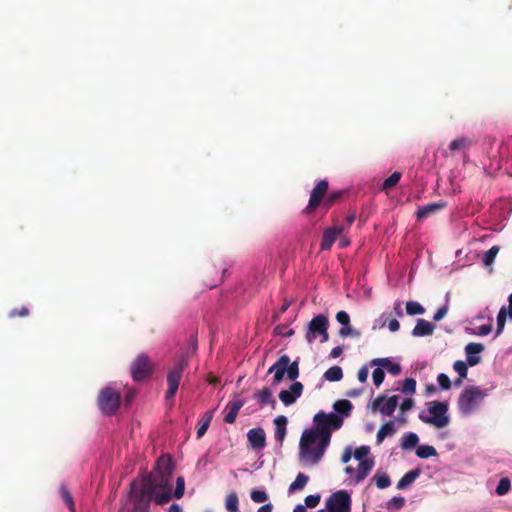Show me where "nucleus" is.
Segmentation results:
<instances>
[{"mask_svg": "<svg viewBox=\"0 0 512 512\" xmlns=\"http://www.w3.org/2000/svg\"><path fill=\"white\" fill-rule=\"evenodd\" d=\"M171 482H131L129 501L133 506L132 512H149L150 502L158 505L168 503L172 499Z\"/></svg>", "mask_w": 512, "mask_h": 512, "instance_id": "obj_1", "label": "nucleus"}, {"mask_svg": "<svg viewBox=\"0 0 512 512\" xmlns=\"http://www.w3.org/2000/svg\"><path fill=\"white\" fill-rule=\"evenodd\" d=\"M310 434V430H306L302 433L299 443V454L300 459L305 464H316L324 455V452L328 445L322 446V436L316 434L315 436H307Z\"/></svg>", "mask_w": 512, "mask_h": 512, "instance_id": "obj_2", "label": "nucleus"}, {"mask_svg": "<svg viewBox=\"0 0 512 512\" xmlns=\"http://www.w3.org/2000/svg\"><path fill=\"white\" fill-rule=\"evenodd\" d=\"M314 427L310 430L308 436L312 437L316 434L322 436V446L329 445L331 440V430H338L343 424V417L335 413L318 412L314 416Z\"/></svg>", "mask_w": 512, "mask_h": 512, "instance_id": "obj_3", "label": "nucleus"}, {"mask_svg": "<svg viewBox=\"0 0 512 512\" xmlns=\"http://www.w3.org/2000/svg\"><path fill=\"white\" fill-rule=\"evenodd\" d=\"M369 454L370 447L366 445L360 446L353 451V462L356 465L350 464L345 468L346 473L349 474L353 480H363L372 470L374 459L369 458Z\"/></svg>", "mask_w": 512, "mask_h": 512, "instance_id": "obj_4", "label": "nucleus"}, {"mask_svg": "<svg viewBox=\"0 0 512 512\" xmlns=\"http://www.w3.org/2000/svg\"><path fill=\"white\" fill-rule=\"evenodd\" d=\"M274 374L273 384H279L283 381L285 374L287 378L293 382L299 377V359L291 362L290 357L286 354L279 357V359L268 369V374Z\"/></svg>", "mask_w": 512, "mask_h": 512, "instance_id": "obj_5", "label": "nucleus"}, {"mask_svg": "<svg viewBox=\"0 0 512 512\" xmlns=\"http://www.w3.org/2000/svg\"><path fill=\"white\" fill-rule=\"evenodd\" d=\"M486 394L478 386L465 388L458 398V410L462 415L468 416L481 405Z\"/></svg>", "mask_w": 512, "mask_h": 512, "instance_id": "obj_6", "label": "nucleus"}, {"mask_svg": "<svg viewBox=\"0 0 512 512\" xmlns=\"http://www.w3.org/2000/svg\"><path fill=\"white\" fill-rule=\"evenodd\" d=\"M427 410L431 416H427L424 412L419 414V419L429 425H432L438 429L447 426L450 422V418L447 415L448 404L441 401H431L427 403Z\"/></svg>", "mask_w": 512, "mask_h": 512, "instance_id": "obj_7", "label": "nucleus"}, {"mask_svg": "<svg viewBox=\"0 0 512 512\" xmlns=\"http://www.w3.org/2000/svg\"><path fill=\"white\" fill-rule=\"evenodd\" d=\"M97 404L104 415H114L120 407L121 394L111 387H105L98 394Z\"/></svg>", "mask_w": 512, "mask_h": 512, "instance_id": "obj_8", "label": "nucleus"}, {"mask_svg": "<svg viewBox=\"0 0 512 512\" xmlns=\"http://www.w3.org/2000/svg\"><path fill=\"white\" fill-rule=\"evenodd\" d=\"M187 366H188V359L184 355H181L174 361L173 367L168 371V374H167L168 389L165 393L166 399H171L175 396V394L179 388V384L182 379L183 372Z\"/></svg>", "mask_w": 512, "mask_h": 512, "instance_id": "obj_9", "label": "nucleus"}, {"mask_svg": "<svg viewBox=\"0 0 512 512\" xmlns=\"http://www.w3.org/2000/svg\"><path fill=\"white\" fill-rule=\"evenodd\" d=\"M328 327V318L323 314L316 315L308 324L305 335L307 342L312 343L317 336H320L321 343L327 342L329 340Z\"/></svg>", "mask_w": 512, "mask_h": 512, "instance_id": "obj_10", "label": "nucleus"}, {"mask_svg": "<svg viewBox=\"0 0 512 512\" xmlns=\"http://www.w3.org/2000/svg\"><path fill=\"white\" fill-rule=\"evenodd\" d=\"M325 511L327 512H350L351 496L345 490L334 492L329 496L325 503Z\"/></svg>", "mask_w": 512, "mask_h": 512, "instance_id": "obj_11", "label": "nucleus"}, {"mask_svg": "<svg viewBox=\"0 0 512 512\" xmlns=\"http://www.w3.org/2000/svg\"><path fill=\"white\" fill-rule=\"evenodd\" d=\"M154 366L150 358L145 354L138 355L131 362V376L134 381H143L153 372Z\"/></svg>", "mask_w": 512, "mask_h": 512, "instance_id": "obj_12", "label": "nucleus"}, {"mask_svg": "<svg viewBox=\"0 0 512 512\" xmlns=\"http://www.w3.org/2000/svg\"><path fill=\"white\" fill-rule=\"evenodd\" d=\"M174 470V463L170 455L160 456L154 466L153 472L143 480H170Z\"/></svg>", "mask_w": 512, "mask_h": 512, "instance_id": "obj_13", "label": "nucleus"}, {"mask_svg": "<svg viewBox=\"0 0 512 512\" xmlns=\"http://www.w3.org/2000/svg\"><path fill=\"white\" fill-rule=\"evenodd\" d=\"M328 189L329 184L326 180L319 181L311 192L308 204L302 211L303 214H311L313 211H315L319 207L321 202H324L325 195L328 192Z\"/></svg>", "mask_w": 512, "mask_h": 512, "instance_id": "obj_14", "label": "nucleus"}, {"mask_svg": "<svg viewBox=\"0 0 512 512\" xmlns=\"http://www.w3.org/2000/svg\"><path fill=\"white\" fill-rule=\"evenodd\" d=\"M399 397L393 395L386 398L385 395H379L371 403L372 411H379L383 416H391L398 406Z\"/></svg>", "mask_w": 512, "mask_h": 512, "instance_id": "obj_15", "label": "nucleus"}, {"mask_svg": "<svg viewBox=\"0 0 512 512\" xmlns=\"http://www.w3.org/2000/svg\"><path fill=\"white\" fill-rule=\"evenodd\" d=\"M344 226L337 225L333 227H328L323 231L320 249L321 251H329L333 244L336 242L338 237L343 233Z\"/></svg>", "mask_w": 512, "mask_h": 512, "instance_id": "obj_16", "label": "nucleus"}, {"mask_svg": "<svg viewBox=\"0 0 512 512\" xmlns=\"http://www.w3.org/2000/svg\"><path fill=\"white\" fill-rule=\"evenodd\" d=\"M303 384L301 382H293L289 389L282 390L279 393V399L285 406L292 405L302 395Z\"/></svg>", "mask_w": 512, "mask_h": 512, "instance_id": "obj_17", "label": "nucleus"}, {"mask_svg": "<svg viewBox=\"0 0 512 512\" xmlns=\"http://www.w3.org/2000/svg\"><path fill=\"white\" fill-rule=\"evenodd\" d=\"M485 349L484 345L481 343L470 342L465 346V353L467 357V364L471 367L476 366L480 363L481 357L478 356L479 353L483 352Z\"/></svg>", "mask_w": 512, "mask_h": 512, "instance_id": "obj_18", "label": "nucleus"}, {"mask_svg": "<svg viewBox=\"0 0 512 512\" xmlns=\"http://www.w3.org/2000/svg\"><path fill=\"white\" fill-rule=\"evenodd\" d=\"M247 438L252 448L256 450L263 449L266 446V435L262 428H253L249 430Z\"/></svg>", "mask_w": 512, "mask_h": 512, "instance_id": "obj_19", "label": "nucleus"}, {"mask_svg": "<svg viewBox=\"0 0 512 512\" xmlns=\"http://www.w3.org/2000/svg\"><path fill=\"white\" fill-rule=\"evenodd\" d=\"M370 365L386 369L390 374L394 376L399 375L402 370L400 364L392 362L390 358H375L371 360Z\"/></svg>", "mask_w": 512, "mask_h": 512, "instance_id": "obj_20", "label": "nucleus"}, {"mask_svg": "<svg viewBox=\"0 0 512 512\" xmlns=\"http://www.w3.org/2000/svg\"><path fill=\"white\" fill-rule=\"evenodd\" d=\"M254 399L258 402L260 407L265 405L271 406L272 409L276 407V400L273 398L272 391L268 387H263L261 390L254 394Z\"/></svg>", "mask_w": 512, "mask_h": 512, "instance_id": "obj_21", "label": "nucleus"}, {"mask_svg": "<svg viewBox=\"0 0 512 512\" xmlns=\"http://www.w3.org/2000/svg\"><path fill=\"white\" fill-rule=\"evenodd\" d=\"M434 328L435 327L431 322L425 319H418L415 327L412 330V335L414 337L429 336L433 334Z\"/></svg>", "mask_w": 512, "mask_h": 512, "instance_id": "obj_22", "label": "nucleus"}, {"mask_svg": "<svg viewBox=\"0 0 512 512\" xmlns=\"http://www.w3.org/2000/svg\"><path fill=\"white\" fill-rule=\"evenodd\" d=\"M445 207L444 202H435V203H429L425 206L420 207L417 210L416 216L418 220H423L429 217L430 215L438 212L439 210L443 209Z\"/></svg>", "mask_w": 512, "mask_h": 512, "instance_id": "obj_23", "label": "nucleus"}, {"mask_svg": "<svg viewBox=\"0 0 512 512\" xmlns=\"http://www.w3.org/2000/svg\"><path fill=\"white\" fill-rule=\"evenodd\" d=\"M243 405L244 401L241 399L229 402L226 406L228 412L224 416V422L228 424H233L236 420L239 410L243 407Z\"/></svg>", "mask_w": 512, "mask_h": 512, "instance_id": "obj_24", "label": "nucleus"}, {"mask_svg": "<svg viewBox=\"0 0 512 512\" xmlns=\"http://www.w3.org/2000/svg\"><path fill=\"white\" fill-rule=\"evenodd\" d=\"M287 423H288V420H287L286 416H284V415H279L274 419L275 439L280 444H282V442L285 438Z\"/></svg>", "mask_w": 512, "mask_h": 512, "instance_id": "obj_25", "label": "nucleus"}, {"mask_svg": "<svg viewBox=\"0 0 512 512\" xmlns=\"http://www.w3.org/2000/svg\"><path fill=\"white\" fill-rule=\"evenodd\" d=\"M396 433L395 421L390 420L383 424L377 432V444H381L388 436H393Z\"/></svg>", "mask_w": 512, "mask_h": 512, "instance_id": "obj_26", "label": "nucleus"}, {"mask_svg": "<svg viewBox=\"0 0 512 512\" xmlns=\"http://www.w3.org/2000/svg\"><path fill=\"white\" fill-rule=\"evenodd\" d=\"M212 420V412L207 411L197 425V438L200 439L204 436Z\"/></svg>", "mask_w": 512, "mask_h": 512, "instance_id": "obj_27", "label": "nucleus"}, {"mask_svg": "<svg viewBox=\"0 0 512 512\" xmlns=\"http://www.w3.org/2000/svg\"><path fill=\"white\" fill-rule=\"evenodd\" d=\"M333 408L337 413L341 414L342 416H349L353 409V405L349 400L342 399L336 401L333 405Z\"/></svg>", "mask_w": 512, "mask_h": 512, "instance_id": "obj_28", "label": "nucleus"}, {"mask_svg": "<svg viewBox=\"0 0 512 512\" xmlns=\"http://www.w3.org/2000/svg\"><path fill=\"white\" fill-rule=\"evenodd\" d=\"M418 442L417 434L409 432L402 437L401 448L403 450H411L417 446Z\"/></svg>", "mask_w": 512, "mask_h": 512, "instance_id": "obj_29", "label": "nucleus"}, {"mask_svg": "<svg viewBox=\"0 0 512 512\" xmlns=\"http://www.w3.org/2000/svg\"><path fill=\"white\" fill-rule=\"evenodd\" d=\"M324 377L330 382H337L343 378V371L340 366H332L325 373Z\"/></svg>", "mask_w": 512, "mask_h": 512, "instance_id": "obj_30", "label": "nucleus"}, {"mask_svg": "<svg viewBox=\"0 0 512 512\" xmlns=\"http://www.w3.org/2000/svg\"><path fill=\"white\" fill-rule=\"evenodd\" d=\"M416 455L421 459H427L429 457L436 456L437 451L433 446L421 445L417 447Z\"/></svg>", "mask_w": 512, "mask_h": 512, "instance_id": "obj_31", "label": "nucleus"}, {"mask_svg": "<svg viewBox=\"0 0 512 512\" xmlns=\"http://www.w3.org/2000/svg\"><path fill=\"white\" fill-rule=\"evenodd\" d=\"M507 316H508L507 308L505 306H503L499 310V313L497 315V331H496V335H499V334H501L503 332Z\"/></svg>", "mask_w": 512, "mask_h": 512, "instance_id": "obj_32", "label": "nucleus"}, {"mask_svg": "<svg viewBox=\"0 0 512 512\" xmlns=\"http://www.w3.org/2000/svg\"><path fill=\"white\" fill-rule=\"evenodd\" d=\"M425 312L424 307L415 301H408L406 303V313L408 315H421Z\"/></svg>", "mask_w": 512, "mask_h": 512, "instance_id": "obj_33", "label": "nucleus"}, {"mask_svg": "<svg viewBox=\"0 0 512 512\" xmlns=\"http://www.w3.org/2000/svg\"><path fill=\"white\" fill-rule=\"evenodd\" d=\"M499 250H500L499 246L494 245L488 251H486L483 256V260H482L483 264L485 266L491 265L494 262Z\"/></svg>", "mask_w": 512, "mask_h": 512, "instance_id": "obj_34", "label": "nucleus"}, {"mask_svg": "<svg viewBox=\"0 0 512 512\" xmlns=\"http://www.w3.org/2000/svg\"><path fill=\"white\" fill-rule=\"evenodd\" d=\"M401 179V173L398 171L393 172L388 178H386L382 184L383 190H388L394 187Z\"/></svg>", "mask_w": 512, "mask_h": 512, "instance_id": "obj_35", "label": "nucleus"}, {"mask_svg": "<svg viewBox=\"0 0 512 512\" xmlns=\"http://www.w3.org/2000/svg\"><path fill=\"white\" fill-rule=\"evenodd\" d=\"M238 496L236 493H230L226 497L225 507L229 512L238 511Z\"/></svg>", "mask_w": 512, "mask_h": 512, "instance_id": "obj_36", "label": "nucleus"}, {"mask_svg": "<svg viewBox=\"0 0 512 512\" xmlns=\"http://www.w3.org/2000/svg\"><path fill=\"white\" fill-rule=\"evenodd\" d=\"M343 197V191H333L330 194H328L324 199V206L330 208L333 204L338 202Z\"/></svg>", "mask_w": 512, "mask_h": 512, "instance_id": "obj_37", "label": "nucleus"}, {"mask_svg": "<svg viewBox=\"0 0 512 512\" xmlns=\"http://www.w3.org/2000/svg\"><path fill=\"white\" fill-rule=\"evenodd\" d=\"M469 146H470V141L467 138L463 137V138H458V139L453 140L449 145V149L451 151H457V150L465 149Z\"/></svg>", "mask_w": 512, "mask_h": 512, "instance_id": "obj_38", "label": "nucleus"}, {"mask_svg": "<svg viewBox=\"0 0 512 512\" xmlns=\"http://www.w3.org/2000/svg\"><path fill=\"white\" fill-rule=\"evenodd\" d=\"M60 492H61L62 499L65 502V504L68 506L69 510L71 512H75V504H74L73 497L70 494V492L66 489L65 486H61Z\"/></svg>", "mask_w": 512, "mask_h": 512, "instance_id": "obj_39", "label": "nucleus"}, {"mask_svg": "<svg viewBox=\"0 0 512 512\" xmlns=\"http://www.w3.org/2000/svg\"><path fill=\"white\" fill-rule=\"evenodd\" d=\"M416 390V381L414 378H406L403 381L402 392L406 395H413Z\"/></svg>", "mask_w": 512, "mask_h": 512, "instance_id": "obj_40", "label": "nucleus"}, {"mask_svg": "<svg viewBox=\"0 0 512 512\" xmlns=\"http://www.w3.org/2000/svg\"><path fill=\"white\" fill-rule=\"evenodd\" d=\"M467 365L468 364L465 363L464 361L457 360V361L454 362L453 368L458 373V375L461 376V378H466L467 374H468V367H467Z\"/></svg>", "mask_w": 512, "mask_h": 512, "instance_id": "obj_41", "label": "nucleus"}, {"mask_svg": "<svg viewBox=\"0 0 512 512\" xmlns=\"http://www.w3.org/2000/svg\"><path fill=\"white\" fill-rule=\"evenodd\" d=\"M404 498L401 497V496H395L393 498H391L388 502H387V509L389 510H397V509H400L401 507H403L404 505Z\"/></svg>", "mask_w": 512, "mask_h": 512, "instance_id": "obj_42", "label": "nucleus"}, {"mask_svg": "<svg viewBox=\"0 0 512 512\" xmlns=\"http://www.w3.org/2000/svg\"><path fill=\"white\" fill-rule=\"evenodd\" d=\"M384 378H385L384 370L381 367L377 366V368L374 369V371L372 373V379H373V383L375 384V386L379 387L383 383Z\"/></svg>", "mask_w": 512, "mask_h": 512, "instance_id": "obj_43", "label": "nucleus"}, {"mask_svg": "<svg viewBox=\"0 0 512 512\" xmlns=\"http://www.w3.org/2000/svg\"><path fill=\"white\" fill-rule=\"evenodd\" d=\"M274 334L283 337H291L292 335H294V330L289 329L287 325L279 324L274 328Z\"/></svg>", "mask_w": 512, "mask_h": 512, "instance_id": "obj_44", "label": "nucleus"}, {"mask_svg": "<svg viewBox=\"0 0 512 512\" xmlns=\"http://www.w3.org/2000/svg\"><path fill=\"white\" fill-rule=\"evenodd\" d=\"M437 382L442 390H449L452 386L451 380L445 373L438 374Z\"/></svg>", "mask_w": 512, "mask_h": 512, "instance_id": "obj_45", "label": "nucleus"}, {"mask_svg": "<svg viewBox=\"0 0 512 512\" xmlns=\"http://www.w3.org/2000/svg\"><path fill=\"white\" fill-rule=\"evenodd\" d=\"M250 497L255 503H264L268 499V496L264 490H253Z\"/></svg>", "mask_w": 512, "mask_h": 512, "instance_id": "obj_46", "label": "nucleus"}, {"mask_svg": "<svg viewBox=\"0 0 512 512\" xmlns=\"http://www.w3.org/2000/svg\"><path fill=\"white\" fill-rule=\"evenodd\" d=\"M321 500V495L316 493V494H312V495H308L306 498H305V508L308 507V508H314L316 507L319 502Z\"/></svg>", "mask_w": 512, "mask_h": 512, "instance_id": "obj_47", "label": "nucleus"}, {"mask_svg": "<svg viewBox=\"0 0 512 512\" xmlns=\"http://www.w3.org/2000/svg\"><path fill=\"white\" fill-rule=\"evenodd\" d=\"M30 311L29 308L26 306H22L20 308H14L9 312L10 318H16V317H27L29 315Z\"/></svg>", "mask_w": 512, "mask_h": 512, "instance_id": "obj_48", "label": "nucleus"}, {"mask_svg": "<svg viewBox=\"0 0 512 512\" xmlns=\"http://www.w3.org/2000/svg\"><path fill=\"white\" fill-rule=\"evenodd\" d=\"M339 335L341 337H347L349 335L351 336H359V332L355 331L350 324L347 326H342L339 330Z\"/></svg>", "mask_w": 512, "mask_h": 512, "instance_id": "obj_49", "label": "nucleus"}, {"mask_svg": "<svg viewBox=\"0 0 512 512\" xmlns=\"http://www.w3.org/2000/svg\"><path fill=\"white\" fill-rule=\"evenodd\" d=\"M336 320L342 325V326H347L348 324H350V316L348 315L347 312L345 311H339L337 314H336Z\"/></svg>", "mask_w": 512, "mask_h": 512, "instance_id": "obj_50", "label": "nucleus"}, {"mask_svg": "<svg viewBox=\"0 0 512 512\" xmlns=\"http://www.w3.org/2000/svg\"><path fill=\"white\" fill-rule=\"evenodd\" d=\"M511 482H499L496 487V493L500 496L505 495L510 490Z\"/></svg>", "mask_w": 512, "mask_h": 512, "instance_id": "obj_51", "label": "nucleus"}, {"mask_svg": "<svg viewBox=\"0 0 512 512\" xmlns=\"http://www.w3.org/2000/svg\"><path fill=\"white\" fill-rule=\"evenodd\" d=\"M368 373H369L368 367H367V366H362V367L358 370V373H357L358 380H359L361 383L366 382V381H367V378H368Z\"/></svg>", "mask_w": 512, "mask_h": 512, "instance_id": "obj_52", "label": "nucleus"}, {"mask_svg": "<svg viewBox=\"0 0 512 512\" xmlns=\"http://www.w3.org/2000/svg\"><path fill=\"white\" fill-rule=\"evenodd\" d=\"M447 312H448V308L446 306H442V307L438 308V310L436 311V313L433 316V320L436 322L442 320L445 317V315L447 314Z\"/></svg>", "mask_w": 512, "mask_h": 512, "instance_id": "obj_53", "label": "nucleus"}, {"mask_svg": "<svg viewBox=\"0 0 512 512\" xmlns=\"http://www.w3.org/2000/svg\"><path fill=\"white\" fill-rule=\"evenodd\" d=\"M353 457V449L348 446L344 449L343 454L341 456V460L343 463H348Z\"/></svg>", "mask_w": 512, "mask_h": 512, "instance_id": "obj_54", "label": "nucleus"}, {"mask_svg": "<svg viewBox=\"0 0 512 512\" xmlns=\"http://www.w3.org/2000/svg\"><path fill=\"white\" fill-rule=\"evenodd\" d=\"M177 485L175 487V490H174V497L177 498V499H180L183 494H184V490H185V482H176Z\"/></svg>", "mask_w": 512, "mask_h": 512, "instance_id": "obj_55", "label": "nucleus"}, {"mask_svg": "<svg viewBox=\"0 0 512 512\" xmlns=\"http://www.w3.org/2000/svg\"><path fill=\"white\" fill-rule=\"evenodd\" d=\"M306 483L307 482H291L289 489H288L289 493L292 494L298 490L304 489Z\"/></svg>", "mask_w": 512, "mask_h": 512, "instance_id": "obj_56", "label": "nucleus"}, {"mask_svg": "<svg viewBox=\"0 0 512 512\" xmlns=\"http://www.w3.org/2000/svg\"><path fill=\"white\" fill-rule=\"evenodd\" d=\"M414 406V401L413 399L411 398H407L405 399L401 405H400V410L402 411V413H405L406 411L410 410L412 407Z\"/></svg>", "mask_w": 512, "mask_h": 512, "instance_id": "obj_57", "label": "nucleus"}, {"mask_svg": "<svg viewBox=\"0 0 512 512\" xmlns=\"http://www.w3.org/2000/svg\"><path fill=\"white\" fill-rule=\"evenodd\" d=\"M400 328V323L397 319H392L389 321L388 323V329L391 331V332H396L398 331Z\"/></svg>", "mask_w": 512, "mask_h": 512, "instance_id": "obj_58", "label": "nucleus"}, {"mask_svg": "<svg viewBox=\"0 0 512 512\" xmlns=\"http://www.w3.org/2000/svg\"><path fill=\"white\" fill-rule=\"evenodd\" d=\"M418 475V470H411L408 473H406L400 480H414L416 477H418Z\"/></svg>", "mask_w": 512, "mask_h": 512, "instance_id": "obj_59", "label": "nucleus"}, {"mask_svg": "<svg viewBox=\"0 0 512 512\" xmlns=\"http://www.w3.org/2000/svg\"><path fill=\"white\" fill-rule=\"evenodd\" d=\"M479 334L482 336L488 335L492 331V326L490 324L488 325H481L478 327Z\"/></svg>", "mask_w": 512, "mask_h": 512, "instance_id": "obj_60", "label": "nucleus"}, {"mask_svg": "<svg viewBox=\"0 0 512 512\" xmlns=\"http://www.w3.org/2000/svg\"><path fill=\"white\" fill-rule=\"evenodd\" d=\"M343 353V348L341 346L334 347L330 352L331 358H337Z\"/></svg>", "mask_w": 512, "mask_h": 512, "instance_id": "obj_61", "label": "nucleus"}, {"mask_svg": "<svg viewBox=\"0 0 512 512\" xmlns=\"http://www.w3.org/2000/svg\"><path fill=\"white\" fill-rule=\"evenodd\" d=\"M257 512H272V505L270 503L264 504L258 509Z\"/></svg>", "mask_w": 512, "mask_h": 512, "instance_id": "obj_62", "label": "nucleus"}, {"mask_svg": "<svg viewBox=\"0 0 512 512\" xmlns=\"http://www.w3.org/2000/svg\"><path fill=\"white\" fill-rule=\"evenodd\" d=\"M168 512H182V508L179 504L174 503L169 507Z\"/></svg>", "mask_w": 512, "mask_h": 512, "instance_id": "obj_63", "label": "nucleus"}, {"mask_svg": "<svg viewBox=\"0 0 512 512\" xmlns=\"http://www.w3.org/2000/svg\"><path fill=\"white\" fill-rule=\"evenodd\" d=\"M508 301H509V307L507 309L508 317L510 318V320H512V293L509 295Z\"/></svg>", "mask_w": 512, "mask_h": 512, "instance_id": "obj_64", "label": "nucleus"}]
</instances>
